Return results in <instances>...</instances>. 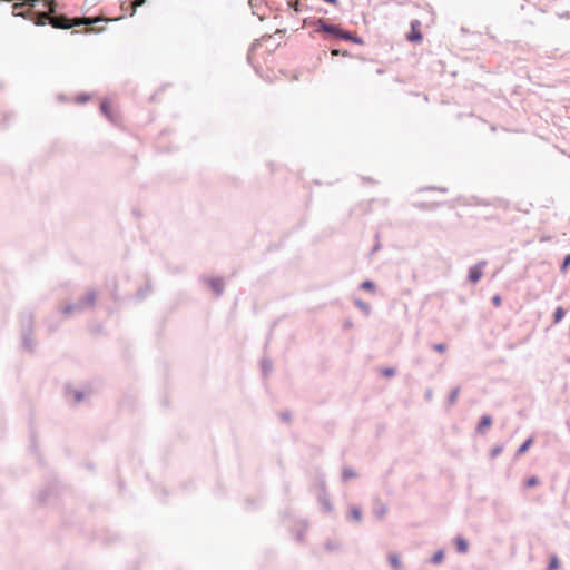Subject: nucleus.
<instances>
[{
	"mask_svg": "<svg viewBox=\"0 0 570 570\" xmlns=\"http://www.w3.org/2000/svg\"><path fill=\"white\" fill-rule=\"evenodd\" d=\"M501 452H502V448L498 446V448L492 449L491 454H492V456H497Z\"/></svg>",
	"mask_w": 570,
	"mask_h": 570,
	"instance_id": "26",
	"label": "nucleus"
},
{
	"mask_svg": "<svg viewBox=\"0 0 570 570\" xmlns=\"http://www.w3.org/2000/svg\"><path fill=\"white\" fill-rule=\"evenodd\" d=\"M209 287L215 292V294L219 295L223 293L224 283L219 278H213L209 281Z\"/></svg>",
	"mask_w": 570,
	"mask_h": 570,
	"instance_id": "7",
	"label": "nucleus"
},
{
	"mask_svg": "<svg viewBox=\"0 0 570 570\" xmlns=\"http://www.w3.org/2000/svg\"><path fill=\"white\" fill-rule=\"evenodd\" d=\"M564 316V311L562 307H558L554 312V322H560Z\"/></svg>",
	"mask_w": 570,
	"mask_h": 570,
	"instance_id": "16",
	"label": "nucleus"
},
{
	"mask_svg": "<svg viewBox=\"0 0 570 570\" xmlns=\"http://www.w3.org/2000/svg\"><path fill=\"white\" fill-rule=\"evenodd\" d=\"M90 30H91V31H101V30H102V27H99V28H95V27H94V28H91Z\"/></svg>",
	"mask_w": 570,
	"mask_h": 570,
	"instance_id": "28",
	"label": "nucleus"
},
{
	"mask_svg": "<svg viewBox=\"0 0 570 570\" xmlns=\"http://www.w3.org/2000/svg\"><path fill=\"white\" fill-rule=\"evenodd\" d=\"M382 373L387 376V377H391L395 374V370L394 368H384L382 370Z\"/></svg>",
	"mask_w": 570,
	"mask_h": 570,
	"instance_id": "23",
	"label": "nucleus"
},
{
	"mask_svg": "<svg viewBox=\"0 0 570 570\" xmlns=\"http://www.w3.org/2000/svg\"><path fill=\"white\" fill-rule=\"evenodd\" d=\"M455 547L461 553H465L468 551V542L463 538L455 539Z\"/></svg>",
	"mask_w": 570,
	"mask_h": 570,
	"instance_id": "9",
	"label": "nucleus"
},
{
	"mask_svg": "<svg viewBox=\"0 0 570 570\" xmlns=\"http://www.w3.org/2000/svg\"><path fill=\"white\" fill-rule=\"evenodd\" d=\"M559 560L557 556H552L547 570H557L559 568Z\"/></svg>",
	"mask_w": 570,
	"mask_h": 570,
	"instance_id": "14",
	"label": "nucleus"
},
{
	"mask_svg": "<svg viewBox=\"0 0 570 570\" xmlns=\"http://www.w3.org/2000/svg\"><path fill=\"white\" fill-rule=\"evenodd\" d=\"M146 0H134L132 8L136 10L137 7H140L145 3Z\"/></svg>",
	"mask_w": 570,
	"mask_h": 570,
	"instance_id": "25",
	"label": "nucleus"
},
{
	"mask_svg": "<svg viewBox=\"0 0 570 570\" xmlns=\"http://www.w3.org/2000/svg\"><path fill=\"white\" fill-rule=\"evenodd\" d=\"M539 483H540L539 479L534 475L524 480L525 488H532V487L538 485Z\"/></svg>",
	"mask_w": 570,
	"mask_h": 570,
	"instance_id": "12",
	"label": "nucleus"
},
{
	"mask_svg": "<svg viewBox=\"0 0 570 570\" xmlns=\"http://www.w3.org/2000/svg\"><path fill=\"white\" fill-rule=\"evenodd\" d=\"M389 561L391 563V566L395 569V570H400L401 569V560L399 558L397 554H390L389 556Z\"/></svg>",
	"mask_w": 570,
	"mask_h": 570,
	"instance_id": "10",
	"label": "nucleus"
},
{
	"mask_svg": "<svg viewBox=\"0 0 570 570\" xmlns=\"http://www.w3.org/2000/svg\"><path fill=\"white\" fill-rule=\"evenodd\" d=\"M460 395V387H455L451 391L449 396V403L454 404Z\"/></svg>",
	"mask_w": 570,
	"mask_h": 570,
	"instance_id": "13",
	"label": "nucleus"
},
{
	"mask_svg": "<svg viewBox=\"0 0 570 570\" xmlns=\"http://www.w3.org/2000/svg\"><path fill=\"white\" fill-rule=\"evenodd\" d=\"M533 438H529L519 449H518V455H521L525 453L530 446L533 444Z\"/></svg>",
	"mask_w": 570,
	"mask_h": 570,
	"instance_id": "11",
	"label": "nucleus"
},
{
	"mask_svg": "<svg viewBox=\"0 0 570 570\" xmlns=\"http://www.w3.org/2000/svg\"><path fill=\"white\" fill-rule=\"evenodd\" d=\"M332 55H333V56H337V55H340V50H337V49H333V50H332Z\"/></svg>",
	"mask_w": 570,
	"mask_h": 570,
	"instance_id": "27",
	"label": "nucleus"
},
{
	"mask_svg": "<svg viewBox=\"0 0 570 570\" xmlns=\"http://www.w3.org/2000/svg\"><path fill=\"white\" fill-rule=\"evenodd\" d=\"M492 303L494 306L499 307L501 305V297L499 295L493 296Z\"/></svg>",
	"mask_w": 570,
	"mask_h": 570,
	"instance_id": "24",
	"label": "nucleus"
},
{
	"mask_svg": "<svg viewBox=\"0 0 570 570\" xmlns=\"http://www.w3.org/2000/svg\"><path fill=\"white\" fill-rule=\"evenodd\" d=\"M421 22L419 20H414L411 23V31L407 35V39L413 42H419L422 40V33H421Z\"/></svg>",
	"mask_w": 570,
	"mask_h": 570,
	"instance_id": "4",
	"label": "nucleus"
},
{
	"mask_svg": "<svg viewBox=\"0 0 570 570\" xmlns=\"http://www.w3.org/2000/svg\"><path fill=\"white\" fill-rule=\"evenodd\" d=\"M361 286H362L363 289L368 291V292H373L374 288H375L374 283L371 282V281L363 282Z\"/></svg>",
	"mask_w": 570,
	"mask_h": 570,
	"instance_id": "18",
	"label": "nucleus"
},
{
	"mask_svg": "<svg viewBox=\"0 0 570 570\" xmlns=\"http://www.w3.org/2000/svg\"><path fill=\"white\" fill-rule=\"evenodd\" d=\"M95 301H96V293H94V292L88 293L86 296L87 305H94Z\"/></svg>",
	"mask_w": 570,
	"mask_h": 570,
	"instance_id": "19",
	"label": "nucleus"
},
{
	"mask_svg": "<svg viewBox=\"0 0 570 570\" xmlns=\"http://www.w3.org/2000/svg\"><path fill=\"white\" fill-rule=\"evenodd\" d=\"M443 558H444V553H443V551H438V552L433 556L432 561H433L434 563H440V562H442Z\"/></svg>",
	"mask_w": 570,
	"mask_h": 570,
	"instance_id": "20",
	"label": "nucleus"
},
{
	"mask_svg": "<svg viewBox=\"0 0 570 570\" xmlns=\"http://www.w3.org/2000/svg\"><path fill=\"white\" fill-rule=\"evenodd\" d=\"M317 26H318V30H321L323 32H326V33H331L334 37L342 38V39H345V40H351V41L356 42V43H361L362 42L361 39H358L354 35H352L351 32L342 30L338 26L328 24L323 19H320L317 21Z\"/></svg>",
	"mask_w": 570,
	"mask_h": 570,
	"instance_id": "2",
	"label": "nucleus"
},
{
	"mask_svg": "<svg viewBox=\"0 0 570 570\" xmlns=\"http://www.w3.org/2000/svg\"><path fill=\"white\" fill-rule=\"evenodd\" d=\"M38 2H42L43 7L48 9V12H38V26H45L47 21L53 27V28H60V29H68L75 26H81V24H97L99 22H104L102 19L99 18H76L72 20H69L65 16H55L51 17L50 14L55 12L56 2L55 0H38Z\"/></svg>",
	"mask_w": 570,
	"mask_h": 570,
	"instance_id": "1",
	"label": "nucleus"
},
{
	"mask_svg": "<svg viewBox=\"0 0 570 570\" xmlns=\"http://www.w3.org/2000/svg\"><path fill=\"white\" fill-rule=\"evenodd\" d=\"M100 108H101L102 114L108 119H110L111 121H117V116L114 115V112L111 110V104L109 101H102Z\"/></svg>",
	"mask_w": 570,
	"mask_h": 570,
	"instance_id": "6",
	"label": "nucleus"
},
{
	"mask_svg": "<svg viewBox=\"0 0 570 570\" xmlns=\"http://www.w3.org/2000/svg\"><path fill=\"white\" fill-rule=\"evenodd\" d=\"M569 265H570V254L566 256V258L561 265V272L566 273Z\"/></svg>",
	"mask_w": 570,
	"mask_h": 570,
	"instance_id": "21",
	"label": "nucleus"
},
{
	"mask_svg": "<svg viewBox=\"0 0 570 570\" xmlns=\"http://www.w3.org/2000/svg\"><path fill=\"white\" fill-rule=\"evenodd\" d=\"M288 6L289 8H292L295 12H299L301 11V3L298 0H289L288 1Z\"/></svg>",
	"mask_w": 570,
	"mask_h": 570,
	"instance_id": "17",
	"label": "nucleus"
},
{
	"mask_svg": "<svg viewBox=\"0 0 570 570\" xmlns=\"http://www.w3.org/2000/svg\"><path fill=\"white\" fill-rule=\"evenodd\" d=\"M12 6V13L17 17H22L24 19L31 20L36 22V11L33 10V6L36 0H19Z\"/></svg>",
	"mask_w": 570,
	"mask_h": 570,
	"instance_id": "3",
	"label": "nucleus"
},
{
	"mask_svg": "<svg viewBox=\"0 0 570 570\" xmlns=\"http://www.w3.org/2000/svg\"><path fill=\"white\" fill-rule=\"evenodd\" d=\"M483 266H484V263H479L470 268L469 279L471 283L474 284L480 281V278L483 275Z\"/></svg>",
	"mask_w": 570,
	"mask_h": 570,
	"instance_id": "5",
	"label": "nucleus"
},
{
	"mask_svg": "<svg viewBox=\"0 0 570 570\" xmlns=\"http://www.w3.org/2000/svg\"><path fill=\"white\" fill-rule=\"evenodd\" d=\"M492 424V419L489 416V415H484L481 417L480 422H479V425H478V431L480 433H483L487 429H489Z\"/></svg>",
	"mask_w": 570,
	"mask_h": 570,
	"instance_id": "8",
	"label": "nucleus"
},
{
	"mask_svg": "<svg viewBox=\"0 0 570 570\" xmlns=\"http://www.w3.org/2000/svg\"><path fill=\"white\" fill-rule=\"evenodd\" d=\"M433 348L439 352V353H444L446 351V345L445 344H435L433 346Z\"/></svg>",
	"mask_w": 570,
	"mask_h": 570,
	"instance_id": "22",
	"label": "nucleus"
},
{
	"mask_svg": "<svg viewBox=\"0 0 570 570\" xmlns=\"http://www.w3.org/2000/svg\"><path fill=\"white\" fill-rule=\"evenodd\" d=\"M351 514H352V518L355 520V521H361L362 519V512L361 510L357 508V507H353L351 508Z\"/></svg>",
	"mask_w": 570,
	"mask_h": 570,
	"instance_id": "15",
	"label": "nucleus"
}]
</instances>
